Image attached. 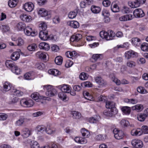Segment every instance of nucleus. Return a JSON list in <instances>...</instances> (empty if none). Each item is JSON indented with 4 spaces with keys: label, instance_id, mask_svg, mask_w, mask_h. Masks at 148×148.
Returning <instances> with one entry per match:
<instances>
[{
    "label": "nucleus",
    "instance_id": "obj_46",
    "mask_svg": "<svg viewBox=\"0 0 148 148\" xmlns=\"http://www.w3.org/2000/svg\"><path fill=\"white\" fill-rule=\"evenodd\" d=\"M146 117L144 116L143 114L140 113L137 115V118L138 120L140 121H143L145 119Z\"/></svg>",
    "mask_w": 148,
    "mask_h": 148
},
{
    "label": "nucleus",
    "instance_id": "obj_24",
    "mask_svg": "<svg viewBox=\"0 0 148 148\" xmlns=\"http://www.w3.org/2000/svg\"><path fill=\"white\" fill-rule=\"evenodd\" d=\"M46 53L42 51L38 52L36 53V56L39 58L43 60H46L47 57Z\"/></svg>",
    "mask_w": 148,
    "mask_h": 148
},
{
    "label": "nucleus",
    "instance_id": "obj_38",
    "mask_svg": "<svg viewBox=\"0 0 148 148\" xmlns=\"http://www.w3.org/2000/svg\"><path fill=\"white\" fill-rule=\"evenodd\" d=\"M0 29L2 30L3 32H6L10 30V27L8 25H0Z\"/></svg>",
    "mask_w": 148,
    "mask_h": 148
},
{
    "label": "nucleus",
    "instance_id": "obj_19",
    "mask_svg": "<svg viewBox=\"0 0 148 148\" xmlns=\"http://www.w3.org/2000/svg\"><path fill=\"white\" fill-rule=\"evenodd\" d=\"M31 134L30 131L26 128H23L21 132V135L24 138H27Z\"/></svg>",
    "mask_w": 148,
    "mask_h": 148
},
{
    "label": "nucleus",
    "instance_id": "obj_11",
    "mask_svg": "<svg viewBox=\"0 0 148 148\" xmlns=\"http://www.w3.org/2000/svg\"><path fill=\"white\" fill-rule=\"evenodd\" d=\"M117 113V110H114V109H109L105 110L103 112L104 115L107 116H112L113 115H114Z\"/></svg>",
    "mask_w": 148,
    "mask_h": 148
},
{
    "label": "nucleus",
    "instance_id": "obj_36",
    "mask_svg": "<svg viewBox=\"0 0 148 148\" xmlns=\"http://www.w3.org/2000/svg\"><path fill=\"white\" fill-rule=\"evenodd\" d=\"M18 3V0H10L8 1V5L11 8L15 7Z\"/></svg>",
    "mask_w": 148,
    "mask_h": 148
},
{
    "label": "nucleus",
    "instance_id": "obj_51",
    "mask_svg": "<svg viewBox=\"0 0 148 148\" xmlns=\"http://www.w3.org/2000/svg\"><path fill=\"white\" fill-rule=\"evenodd\" d=\"M140 48L143 51H148V44L146 43H143L141 45Z\"/></svg>",
    "mask_w": 148,
    "mask_h": 148
},
{
    "label": "nucleus",
    "instance_id": "obj_64",
    "mask_svg": "<svg viewBox=\"0 0 148 148\" xmlns=\"http://www.w3.org/2000/svg\"><path fill=\"white\" fill-rule=\"evenodd\" d=\"M51 49L52 51L56 52L59 50V48L57 45H53L51 47Z\"/></svg>",
    "mask_w": 148,
    "mask_h": 148
},
{
    "label": "nucleus",
    "instance_id": "obj_31",
    "mask_svg": "<svg viewBox=\"0 0 148 148\" xmlns=\"http://www.w3.org/2000/svg\"><path fill=\"white\" fill-rule=\"evenodd\" d=\"M38 14L42 17H45L48 15V11L45 9L41 8L39 9Z\"/></svg>",
    "mask_w": 148,
    "mask_h": 148
},
{
    "label": "nucleus",
    "instance_id": "obj_10",
    "mask_svg": "<svg viewBox=\"0 0 148 148\" xmlns=\"http://www.w3.org/2000/svg\"><path fill=\"white\" fill-rule=\"evenodd\" d=\"M96 82L100 86L102 87L105 86L107 84V82L101 77H97L95 79Z\"/></svg>",
    "mask_w": 148,
    "mask_h": 148
},
{
    "label": "nucleus",
    "instance_id": "obj_22",
    "mask_svg": "<svg viewBox=\"0 0 148 148\" xmlns=\"http://www.w3.org/2000/svg\"><path fill=\"white\" fill-rule=\"evenodd\" d=\"M131 134L132 136H139L142 134V131L139 128L133 129L131 131Z\"/></svg>",
    "mask_w": 148,
    "mask_h": 148
},
{
    "label": "nucleus",
    "instance_id": "obj_39",
    "mask_svg": "<svg viewBox=\"0 0 148 148\" xmlns=\"http://www.w3.org/2000/svg\"><path fill=\"white\" fill-rule=\"evenodd\" d=\"M137 90L138 92L142 94H146L148 92L147 90L142 86L138 87L137 88Z\"/></svg>",
    "mask_w": 148,
    "mask_h": 148
},
{
    "label": "nucleus",
    "instance_id": "obj_34",
    "mask_svg": "<svg viewBox=\"0 0 148 148\" xmlns=\"http://www.w3.org/2000/svg\"><path fill=\"white\" fill-rule=\"evenodd\" d=\"M91 10L92 12L95 14L99 13L101 11V8L99 7L94 5L91 6Z\"/></svg>",
    "mask_w": 148,
    "mask_h": 148
},
{
    "label": "nucleus",
    "instance_id": "obj_61",
    "mask_svg": "<svg viewBox=\"0 0 148 148\" xmlns=\"http://www.w3.org/2000/svg\"><path fill=\"white\" fill-rule=\"evenodd\" d=\"M37 68L40 70H42L45 68V65L42 63H38L36 64Z\"/></svg>",
    "mask_w": 148,
    "mask_h": 148
},
{
    "label": "nucleus",
    "instance_id": "obj_7",
    "mask_svg": "<svg viewBox=\"0 0 148 148\" xmlns=\"http://www.w3.org/2000/svg\"><path fill=\"white\" fill-rule=\"evenodd\" d=\"M24 32L25 34L28 36H34L36 34V32L33 31L32 28L29 26L26 27L24 29Z\"/></svg>",
    "mask_w": 148,
    "mask_h": 148
},
{
    "label": "nucleus",
    "instance_id": "obj_9",
    "mask_svg": "<svg viewBox=\"0 0 148 148\" xmlns=\"http://www.w3.org/2000/svg\"><path fill=\"white\" fill-rule=\"evenodd\" d=\"M58 88L60 89L62 92L67 93L70 92L71 88L70 86L65 84L60 85L58 86Z\"/></svg>",
    "mask_w": 148,
    "mask_h": 148
},
{
    "label": "nucleus",
    "instance_id": "obj_8",
    "mask_svg": "<svg viewBox=\"0 0 148 148\" xmlns=\"http://www.w3.org/2000/svg\"><path fill=\"white\" fill-rule=\"evenodd\" d=\"M132 145L134 147L141 148L143 146L142 141L139 139H133L131 141Z\"/></svg>",
    "mask_w": 148,
    "mask_h": 148
},
{
    "label": "nucleus",
    "instance_id": "obj_12",
    "mask_svg": "<svg viewBox=\"0 0 148 148\" xmlns=\"http://www.w3.org/2000/svg\"><path fill=\"white\" fill-rule=\"evenodd\" d=\"M137 56V53L132 50L127 51L125 53V57L127 59H130L131 57L134 58Z\"/></svg>",
    "mask_w": 148,
    "mask_h": 148
},
{
    "label": "nucleus",
    "instance_id": "obj_15",
    "mask_svg": "<svg viewBox=\"0 0 148 148\" xmlns=\"http://www.w3.org/2000/svg\"><path fill=\"white\" fill-rule=\"evenodd\" d=\"M39 36L43 40H46L49 38V35L46 30L41 31L39 34Z\"/></svg>",
    "mask_w": 148,
    "mask_h": 148
},
{
    "label": "nucleus",
    "instance_id": "obj_26",
    "mask_svg": "<svg viewBox=\"0 0 148 148\" xmlns=\"http://www.w3.org/2000/svg\"><path fill=\"white\" fill-rule=\"evenodd\" d=\"M100 36L102 38H105L106 40H108L112 39L110 38V37L108 36V34L104 31H101L100 33Z\"/></svg>",
    "mask_w": 148,
    "mask_h": 148
},
{
    "label": "nucleus",
    "instance_id": "obj_3",
    "mask_svg": "<svg viewBox=\"0 0 148 148\" xmlns=\"http://www.w3.org/2000/svg\"><path fill=\"white\" fill-rule=\"evenodd\" d=\"M146 0H135L132 2H129V5L131 8H134L139 7L141 4H144Z\"/></svg>",
    "mask_w": 148,
    "mask_h": 148
},
{
    "label": "nucleus",
    "instance_id": "obj_23",
    "mask_svg": "<svg viewBox=\"0 0 148 148\" xmlns=\"http://www.w3.org/2000/svg\"><path fill=\"white\" fill-rule=\"evenodd\" d=\"M68 25L74 28H77L79 27V23L76 21H69L67 22Z\"/></svg>",
    "mask_w": 148,
    "mask_h": 148
},
{
    "label": "nucleus",
    "instance_id": "obj_60",
    "mask_svg": "<svg viewBox=\"0 0 148 148\" xmlns=\"http://www.w3.org/2000/svg\"><path fill=\"white\" fill-rule=\"evenodd\" d=\"M121 11L122 13L124 14L128 13L130 12L129 8L126 6L123 7L122 8Z\"/></svg>",
    "mask_w": 148,
    "mask_h": 148
},
{
    "label": "nucleus",
    "instance_id": "obj_29",
    "mask_svg": "<svg viewBox=\"0 0 148 148\" xmlns=\"http://www.w3.org/2000/svg\"><path fill=\"white\" fill-rule=\"evenodd\" d=\"M12 84L9 82H5L3 85V90L7 91L10 90L11 88Z\"/></svg>",
    "mask_w": 148,
    "mask_h": 148
},
{
    "label": "nucleus",
    "instance_id": "obj_1",
    "mask_svg": "<svg viewBox=\"0 0 148 148\" xmlns=\"http://www.w3.org/2000/svg\"><path fill=\"white\" fill-rule=\"evenodd\" d=\"M5 64L6 66L10 69L16 75L20 74L21 70L18 68L15 63L11 60L6 61Z\"/></svg>",
    "mask_w": 148,
    "mask_h": 148
},
{
    "label": "nucleus",
    "instance_id": "obj_4",
    "mask_svg": "<svg viewBox=\"0 0 148 148\" xmlns=\"http://www.w3.org/2000/svg\"><path fill=\"white\" fill-rule=\"evenodd\" d=\"M20 103L22 106L28 107H32L34 104V102L32 99L27 100L25 99H23L21 100Z\"/></svg>",
    "mask_w": 148,
    "mask_h": 148
},
{
    "label": "nucleus",
    "instance_id": "obj_42",
    "mask_svg": "<svg viewBox=\"0 0 148 148\" xmlns=\"http://www.w3.org/2000/svg\"><path fill=\"white\" fill-rule=\"evenodd\" d=\"M37 47V45L35 44H32L29 45L27 47L28 50L30 51H34Z\"/></svg>",
    "mask_w": 148,
    "mask_h": 148
},
{
    "label": "nucleus",
    "instance_id": "obj_57",
    "mask_svg": "<svg viewBox=\"0 0 148 148\" xmlns=\"http://www.w3.org/2000/svg\"><path fill=\"white\" fill-rule=\"evenodd\" d=\"M81 85L82 87H92V84L90 82L87 81L83 83Z\"/></svg>",
    "mask_w": 148,
    "mask_h": 148
},
{
    "label": "nucleus",
    "instance_id": "obj_6",
    "mask_svg": "<svg viewBox=\"0 0 148 148\" xmlns=\"http://www.w3.org/2000/svg\"><path fill=\"white\" fill-rule=\"evenodd\" d=\"M114 137L117 139H122L124 136V133L122 131L118 130L117 129H114L113 130Z\"/></svg>",
    "mask_w": 148,
    "mask_h": 148
},
{
    "label": "nucleus",
    "instance_id": "obj_54",
    "mask_svg": "<svg viewBox=\"0 0 148 148\" xmlns=\"http://www.w3.org/2000/svg\"><path fill=\"white\" fill-rule=\"evenodd\" d=\"M39 27L40 28V29H41V31L46 30L47 28V25L45 23L42 22L39 25Z\"/></svg>",
    "mask_w": 148,
    "mask_h": 148
},
{
    "label": "nucleus",
    "instance_id": "obj_5",
    "mask_svg": "<svg viewBox=\"0 0 148 148\" xmlns=\"http://www.w3.org/2000/svg\"><path fill=\"white\" fill-rule=\"evenodd\" d=\"M134 18H142L145 15V14L143 10L140 8H137L135 9L133 12Z\"/></svg>",
    "mask_w": 148,
    "mask_h": 148
},
{
    "label": "nucleus",
    "instance_id": "obj_53",
    "mask_svg": "<svg viewBox=\"0 0 148 148\" xmlns=\"http://www.w3.org/2000/svg\"><path fill=\"white\" fill-rule=\"evenodd\" d=\"M12 92L14 93V95H16L17 96H20L23 95V93L22 92L16 89H14Z\"/></svg>",
    "mask_w": 148,
    "mask_h": 148
},
{
    "label": "nucleus",
    "instance_id": "obj_20",
    "mask_svg": "<svg viewBox=\"0 0 148 148\" xmlns=\"http://www.w3.org/2000/svg\"><path fill=\"white\" fill-rule=\"evenodd\" d=\"M39 47L40 49L46 51H48L50 49L49 45L48 43L44 42L40 43L39 45Z\"/></svg>",
    "mask_w": 148,
    "mask_h": 148
},
{
    "label": "nucleus",
    "instance_id": "obj_27",
    "mask_svg": "<svg viewBox=\"0 0 148 148\" xmlns=\"http://www.w3.org/2000/svg\"><path fill=\"white\" fill-rule=\"evenodd\" d=\"M111 8L112 11L114 12H118L120 11L119 7L114 2L112 3Z\"/></svg>",
    "mask_w": 148,
    "mask_h": 148
},
{
    "label": "nucleus",
    "instance_id": "obj_58",
    "mask_svg": "<svg viewBox=\"0 0 148 148\" xmlns=\"http://www.w3.org/2000/svg\"><path fill=\"white\" fill-rule=\"evenodd\" d=\"M100 56L102 57V54H94L92 56V58L95 60H97L98 59H101L102 58H101Z\"/></svg>",
    "mask_w": 148,
    "mask_h": 148
},
{
    "label": "nucleus",
    "instance_id": "obj_50",
    "mask_svg": "<svg viewBox=\"0 0 148 148\" xmlns=\"http://www.w3.org/2000/svg\"><path fill=\"white\" fill-rule=\"evenodd\" d=\"M127 65L128 67L132 68L135 66L136 63L133 61L129 60L127 62Z\"/></svg>",
    "mask_w": 148,
    "mask_h": 148
},
{
    "label": "nucleus",
    "instance_id": "obj_2",
    "mask_svg": "<svg viewBox=\"0 0 148 148\" xmlns=\"http://www.w3.org/2000/svg\"><path fill=\"white\" fill-rule=\"evenodd\" d=\"M43 89L46 91V94L47 95L51 97L54 95L56 93L57 91L50 85H45L43 86Z\"/></svg>",
    "mask_w": 148,
    "mask_h": 148
},
{
    "label": "nucleus",
    "instance_id": "obj_25",
    "mask_svg": "<svg viewBox=\"0 0 148 148\" xmlns=\"http://www.w3.org/2000/svg\"><path fill=\"white\" fill-rule=\"evenodd\" d=\"M131 42L135 47L139 46L140 44V40L138 38H133L131 40Z\"/></svg>",
    "mask_w": 148,
    "mask_h": 148
},
{
    "label": "nucleus",
    "instance_id": "obj_13",
    "mask_svg": "<svg viewBox=\"0 0 148 148\" xmlns=\"http://www.w3.org/2000/svg\"><path fill=\"white\" fill-rule=\"evenodd\" d=\"M23 8L26 11L30 12L33 10L34 8V5L31 2H27L25 4Z\"/></svg>",
    "mask_w": 148,
    "mask_h": 148
},
{
    "label": "nucleus",
    "instance_id": "obj_40",
    "mask_svg": "<svg viewBox=\"0 0 148 148\" xmlns=\"http://www.w3.org/2000/svg\"><path fill=\"white\" fill-rule=\"evenodd\" d=\"M48 73L50 74L53 75L54 76H56L60 74L59 71L56 69L49 70L48 71Z\"/></svg>",
    "mask_w": 148,
    "mask_h": 148
},
{
    "label": "nucleus",
    "instance_id": "obj_63",
    "mask_svg": "<svg viewBox=\"0 0 148 148\" xmlns=\"http://www.w3.org/2000/svg\"><path fill=\"white\" fill-rule=\"evenodd\" d=\"M98 118L95 117H92L89 119V122L91 123H97L99 121Z\"/></svg>",
    "mask_w": 148,
    "mask_h": 148
},
{
    "label": "nucleus",
    "instance_id": "obj_52",
    "mask_svg": "<svg viewBox=\"0 0 148 148\" xmlns=\"http://www.w3.org/2000/svg\"><path fill=\"white\" fill-rule=\"evenodd\" d=\"M31 97L34 100H36L39 98H42L40 97H39V94L38 93H34L32 94L31 95Z\"/></svg>",
    "mask_w": 148,
    "mask_h": 148
},
{
    "label": "nucleus",
    "instance_id": "obj_47",
    "mask_svg": "<svg viewBox=\"0 0 148 148\" xmlns=\"http://www.w3.org/2000/svg\"><path fill=\"white\" fill-rule=\"evenodd\" d=\"M77 53L75 51L72 52L68 51L66 53V56L69 58H71L73 56H75L76 55Z\"/></svg>",
    "mask_w": 148,
    "mask_h": 148
},
{
    "label": "nucleus",
    "instance_id": "obj_49",
    "mask_svg": "<svg viewBox=\"0 0 148 148\" xmlns=\"http://www.w3.org/2000/svg\"><path fill=\"white\" fill-rule=\"evenodd\" d=\"M58 97L59 98L64 101L66 98V95L65 93L63 92H60L58 93Z\"/></svg>",
    "mask_w": 148,
    "mask_h": 148
},
{
    "label": "nucleus",
    "instance_id": "obj_16",
    "mask_svg": "<svg viewBox=\"0 0 148 148\" xmlns=\"http://www.w3.org/2000/svg\"><path fill=\"white\" fill-rule=\"evenodd\" d=\"M56 131V129L50 124L48 125L45 129L46 132L48 134H51L54 133Z\"/></svg>",
    "mask_w": 148,
    "mask_h": 148
},
{
    "label": "nucleus",
    "instance_id": "obj_21",
    "mask_svg": "<svg viewBox=\"0 0 148 148\" xmlns=\"http://www.w3.org/2000/svg\"><path fill=\"white\" fill-rule=\"evenodd\" d=\"M115 103L112 101H107L106 102V108L110 109H114V110H116L115 107Z\"/></svg>",
    "mask_w": 148,
    "mask_h": 148
},
{
    "label": "nucleus",
    "instance_id": "obj_17",
    "mask_svg": "<svg viewBox=\"0 0 148 148\" xmlns=\"http://www.w3.org/2000/svg\"><path fill=\"white\" fill-rule=\"evenodd\" d=\"M20 18L23 21L27 22H30L32 20L31 16L24 14H21L20 16Z\"/></svg>",
    "mask_w": 148,
    "mask_h": 148
},
{
    "label": "nucleus",
    "instance_id": "obj_44",
    "mask_svg": "<svg viewBox=\"0 0 148 148\" xmlns=\"http://www.w3.org/2000/svg\"><path fill=\"white\" fill-rule=\"evenodd\" d=\"M88 75L86 73H82L79 76V78L82 80H84L87 79L88 77Z\"/></svg>",
    "mask_w": 148,
    "mask_h": 148
},
{
    "label": "nucleus",
    "instance_id": "obj_35",
    "mask_svg": "<svg viewBox=\"0 0 148 148\" xmlns=\"http://www.w3.org/2000/svg\"><path fill=\"white\" fill-rule=\"evenodd\" d=\"M81 132L82 136L86 137H88L90 135V133L89 131L84 128H82L81 130Z\"/></svg>",
    "mask_w": 148,
    "mask_h": 148
},
{
    "label": "nucleus",
    "instance_id": "obj_41",
    "mask_svg": "<svg viewBox=\"0 0 148 148\" xmlns=\"http://www.w3.org/2000/svg\"><path fill=\"white\" fill-rule=\"evenodd\" d=\"M17 27L18 29L19 30H21L22 29H24L26 27H25V24L22 22H20L18 23L17 25Z\"/></svg>",
    "mask_w": 148,
    "mask_h": 148
},
{
    "label": "nucleus",
    "instance_id": "obj_55",
    "mask_svg": "<svg viewBox=\"0 0 148 148\" xmlns=\"http://www.w3.org/2000/svg\"><path fill=\"white\" fill-rule=\"evenodd\" d=\"M120 124L122 126L127 127L129 125L130 123L128 121L123 119L121 121Z\"/></svg>",
    "mask_w": 148,
    "mask_h": 148
},
{
    "label": "nucleus",
    "instance_id": "obj_45",
    "mask_svg": "<svg viewBox=\"0 0 148 148\" xmlns=\"http://www.w3.org/2000/svg\"><path fill=\"white\" fill-rule=\"evenodd\" d=\"M143 109V107L142 104H137L135 106L132 107L133 110H137L139 111H142Z\"/></svg>",
    "mask_w": 148,
    "mask_h": 148
},
{
    "label": "nucleus",
    "instance_id": "obj_28",
    "mask_svg": "<svg viewBox=\"0 0 148 148\" xmlns=\"http://www.w3.org/2000/svg\"><path fill=\"white\" fill-rule=\"evenodd\" d=\"M24 78L26 80H30L34 78V74L32 72H28L25 73L24 75Z\"/></svg>",
    "mask_w": 148,
    "mask_h": 148
},
{
    "label": "nucleus",
    "instance_id": "obj_18",
    "mask_svg": "<svg viewBox=\"0 0 148 148\" xmlns=\"http://www.w3.org/2000/svg\"><path fill=\"white\" fill-rule=\"evenodd\" d=\"M82 36L81 34H77L73 35L70 38V40L72 42H77L82 38Z\"/></svg>",
    "mask_w": 148,
    "mask_h": 148
},
{
    "label": "nucleus",
    "instance_id": "obj_59",
    "mask_svg": "<svg viewBox=\"0 0 148 148\" xmlns=\"http://www.w3.org/2000/svg\"><path fill=\"white\" fill-rule=\"evenodd\" d=\"M141 131L145 134H148V127L147 125H144L142 127Z\"/></svg>",
    "mask_w": 148,
    "mask_h": 148
},
{
    "label": "nucleus",
    "instance_id": "obj_32",
    "mask_svg": "<svg viewBox=\"0 0 148 148\" xmlns=\"http://www.w3.org/2000/svg\"><path fill=\"white\" fill-rule=\"evenodd\" d=\"M71 114L73 115V117L74 119H79L81 117L80 113L75 111H72Z\"/></svg>",
    "mask_w": 148,
    "mask_h": 148
},
{
    "label": "nucleus",
    "instance_id": "obj_37",
    "mask_svg": "<svg viewBox=\"0 0 148 148\" xmlns=\"http://www.w3.org/2000/svg\"><path fill=\"white\" fill-rule=\"evenodd\" d=\"M25 119L24 117H22L17 121L15 123V125L16 126H21L22 125L25 121Z\"/></svg>",
    "mask_w": 148,
    "mask_h": 148
},
{
    "label": "nucleus",
    "instance_id": "obj_14",
    "mask_svg": "<svg viewBox=\"0 0 148 148\" xmlns=\"http://www.w3.org/2000/svg\"><path fill=\"white\" fill-rule=\"evenodd\" d=\"M134 18V16L132 15L128 14L120 17L119 19L121 21H125L132 20Z\"/></svg>",
    "mask_w": 148,
    "mask_h": 148
},
{
    "label": "nucleus",
    "instance_id": "obj_62",
    "mask_svg": "<svg viewBox=\"0 0 148 148\" xmlns=\"http://www.w3.org/2000/svg\"><path fill=\"white\" fill-rule=\"evenodd\" d=\"M77 13L74 12H70L68 14V16L69 18L73 19L76 16Z\"/></svg>",
    "mask_w": 148,
    "mask_h": 148
},
{
    "label": "nucleus",
    "instance_id": "obj_30",
    "mask_svg": "<svg viewBox=\"0 0 148 148\" xmlns=\"http://www.w3.org/2000/svg\"><path fill=\"white\" fill-rule=\"evenodd\" d=\"M20 55V53L19 52H15L11 55V58L13 60H16L19 59Z\"/></svg>",
    "mask_w": 148,
    "mask_h": 148
},
{
    "label": "nucleus",
    "instance_id": "obj_48",
    "mask_svg": "<svg viewBox=\"0 0 148 148\" xmlns=\"http://www.w3.org/2000/svg\"><path fill=\"white\" fill-rule=\"evenodd\" d=\"M95 138L96 140L98 141L104 140L106 139V136L99 134L96 136Z\"/></svg>",
    "mask_w": 148,
    "mask_h": 148
},
{
    "label": "nucleus",
    "instance_id": "obj_43",
    "mask_svg": "<svg viewBox=\"0 0 148 148\" xmlns=\"http://www.w3.org/2000/svg\"><path fill=\"white\" fill-rule=\"evenodd\" d=\"M55 63L57 65H61L62 62V58L60 56L56 57L55 60Z\"/></svg>",
    "mask_w": 148,
    "mask_h": 148
},
{
    "label": "nucleus",
    "instance_id": "obj_33",
    "mask_svg": "<svg viewBox=\"0 0 148 148\" xmlns=\"http://www.w3.org/2000/svg\"><path fill=\"white\" fill-rule=\"evenodd\" d=\"M122 111L125 114L128 115L130 114L131 111L130 107L128 106H124L121 108Z\"/></svg>",
    "mask_w": 148,
    "mask_h": 148
},
{
    "label": "nucleus",
    "instance_id": "obj_56",
    "mask_svg": "<svg viewBox=\"0 0 148 148\" xmlns=\"http://www.w3.org/2000/svg\"><path fill=\"white\" fill-rule=\"evenodd\" d=\"M24 43L23 40L21 38L19 37L16 42V45L18 46H20L23 45Z\"/></svg>",
    "mask_w": 148,
    "mask_h": 148
}]
</instances>
